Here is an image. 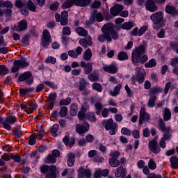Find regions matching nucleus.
<instances>
[{"label": "nucleus", "instance_id": "1", "mask_svg": "<svg viewBox=\"0 0 178 178\" xmlns=\"http://www.w3.org/2000/svg\"><path fill=\"white\" fill-rule=\"evenodd\" d=\"M102 34L97 38L99 42H104L105 40L108 42H111L112 40H118L119 33L113 29V24H106L102 29Z\"/></svg>", "mask_w": 178, "mask_h": 178}, {"label": "nucleus", "instance_id": "2", "mask_svg": "<svg viewBox=\"0 0 178 178\" xmlns=\"http://www.w3.org/2000/svg\"><path fill=\"white\" fill-rule=\"evenodd\" d=\"M145 46L144 45H140L134 49L131 55L133 65H137V63L143 64L148 60V56L143 54H145Z\"/></svg>", "mask_w": 178, "mask_h": 178}, {"label": "nucleus", "instance_id": "3", "mask_svg": "<svg viewBox=\"0 0 178 178\" xmlns=\"http://www.w3.org/2000/svg\"><path fill=\"white\" fill-rule=\"evenodd\" d=\"M86 112H87V108H86V107H81V110L78 113L79 120H85L86 119H88L89 122H92V123L97 122V118L94 113L90 112L86 115Z\"/></svg>", "mask_w": 178, "mask_h": 178}, {"label": "nucleus", "instance_id": "4", "mask_svg": "<svg viewBox=\"0 0 178 178\" xmlns=\"http://www.w3.org/2000/svg\"><path fill=\"white\" fill-rule=\"evenodd\" d=\"M42 173H47L46 178H56V166L51 165H43L40 166Z\"/></svg>", "mask_w": 178, "mask_h": 178}, {"label": "nucleus", "instance_id": "5", "mask_svg": "<svg viewBox=\"0 0 178 178\" xmlns=\"http://www.w3.org/2000/svg\"><path fill=\"white\" fill-rule=\"evenodd\" d=\"M16 122H17V118L15 115L6 117L4 120L0 118V123L3 125V129L8 131L12 130L10 124H15Z\"/></svg>", "mask_w": 178, "mask_h": 178}, {"label": "nucleus", "instance_id": "6", "mask_svg": "<svg viewBox=\"0 0 178 178\" xmlns=\"http://www.w3.org/2000/svg\"><path fill=\"white\" fill-rule=\"evenodd\" d=\"M95 113L96 115H99L102 116V118H108L109 116V108H104L101 102H96L95 104Z\"/></svg>", "mask_w": 178, "mask_h": 178}, {"label": "nucleus", "instance_id": "7", "mask_svg": "<svg viewBox=\"0 0 178 178\" xmlns=\"http://www.w3.org/2000/svg\"><path fill=\"white\" fill-rule=\"evenodd\" d=\"M38 108V105H37L36 103L33 102H29L26 103V104L21 105V109H22V111H24V112H26L29 115L33 113V112H34V110L37 109Z\"/></svg>", "mask_w": 178, "mask_h": 178}, {"label": "nucleus", "instance_id": "8", "mask_svg": "<svg viewBox=\"0 0 178 178\" xmlns=\"http://www.w3.org/2000/svg\"><path fill=\"white\" fill-rule=\"evenodd\" d=\"M103 70L110 74H116L119 70V67L116 63H113L110 65H104L103 66Z\"/></svg>", "mask_w": 178, "mask_h": 178}, {"label": "nucleus", "instance_id": "9", "mask_svg": "<svg viewBox=\"0 0 178 178\" xmlns=\"http://www.w3.org/2000/svg\"><path fill=\"white\" fill-rule=\"evenodd\" d=\"M163 12L158 11L150 15V19L154 24H159L163 22Z\"/></svg>", "mask_w": 178, "mask_h": 178}, {"label": "nucleus", "instance_id": "10", "mask_svg": "<svg viewBox=\"0 0 178 178\" xmlns=\"http://www.w3.org/2000/svg\"><path fill=\"white\" fill-rule=\"evenodd\" d=\"M52 39L51 38V33H49V31L47 29L44 30L41 42L42 47H48Z\"/></svg>", "mask_w": 178, "mask_h": 178}, {"label": "nucleus", "instance_id": "11", "mask_svg": "<svg viewBox=\"0 0 178 178\" xmlns=\"http://www.w3.org/2000/svg\"><path fill=\"white\" fill-rule=\"evenodd\" d=\"M28 84H33L34 79L33 78V74L31 72H26L22 74L19 77V81H26Z\"/></svg>", "mask_w": 178, "mask_h": 178}, {"label": "nucleus", "instance_id": "12", "mask_svg": "<svg viewBox=\"0 0 178 178\" xmlns=\"http://www.w3.org/2000/svg\"><path fill=\"white\" fill-rule=\"evenodd\" d=\"M75 129L78 134H84V133H87L90 130V124L88 122H85L83 124H76Z\"/></svg>", "mask_w": 178, "mask_h": 178}, {"label": "nucleus", "instance_id": "13", "mask_svg": "<svg viewBox=\"0 0 178 178\" xmlns=\"http://www.w3.org/2000/svg\"><path fill=\"white\" fill-rule=\"evenodd\" d=\"M149 148L153 154H159L161 152V148L158 146V140L153 139L149 141Z\"/></svg>", "mask_w": 178, "mask_h": 178}, {"label": "nucleus", "instance_id": "14", "mask_svg": "<svg viewBox=\"0 0 178 178\" xmlns=\"http://www.w3.org/2000/svg\"><path fill=\"white\" fill-rule=\"evenodd\" d=\"M95 20L98 22H104V16L102 15V13H97L94 14L90 17L89 21L86 22V24H94V23H95Z\"/></svg>", "mask_w": 178, "mask_h": 178}, {"label": "nucleus", "instance_id": "15", "mask_svg": "<svg viewBox=\"0 0 178 178\" xmlns=\"http://www.w3.org/2000/svg\"><path fill=\"white\" fill-rule=\"evenodd\" d=\"M151 119V115L145 111V108H142L140 111L139 124H143V122H148Z\"/></svg>", "mask_w": 178, "mask_h": 178}, {"label": "nucleus", "instance_id": "16", "mask_svg": "<svg viewBox=\"0 0 178 178\" xmlns=\"http://www.w3.org/2000/svg\"><path fill=\"white\" fill-rule=\"evenodd\" d=\"M145 9L148 10V12H156V10H158V6H156L154 0H147L145 3Z\"/></svg>", "mask_w": 178, "mask_h": 178}, {"label": "nucleus", "instance_id": "17", "mask_svg": "<svg viewBox=\"0 0 178 178\" xmlns=\"http://www.w3.org/2000/svg\"><path fill=\"white\" fill-rule=\"evenodd\" d=\"M109 175V170L104 169L101 170V168H97L94 172L93 177L94 178H101L102 176L104 177H106Z\"/></svg>", "mask_w": 178, "mask_h": 178}, {"label": "nucleus", "instance_id": "18", "mask_svg": "<svg viewBox=\"0 0 178 178\" xmlns=\"http://www.w3.org/2000/svg\"><path fill=\"white\" fill-rule=\"evenodd\" d=\"M26 29H27V21L26 19H22L15 26L14 30L20 32L24 31Z\"/></svg>", "mask_w": 178, "mask_h": 178}, {"label": "nucleus", "instance_id": "19", "mask_svg": "<svg viewBox=\"0 0 178 178\" xmlns=\"http://www.w3.org/2000/svg\"><path fill=\"white\" fill-rule=\"evenodd\" d=\"M123 9L124 8L122 5L117 4L111 8L110 12L112 16H119Z\"/></svg>", "mask_w": 178, "mask_h": 178}, {"label": "nucleus", "instance_id": "20", "mask_svg": "<svg viewBox=\"0 0 178 178\" xmlns=\"http://www.w3.org/2000/svg\"><path fill=\"white\" fill-rule=\"evenodd\" d=\"M78 175L84 176L86 178H91V176H92V172L89 168H84L83 167H80L78 169Z\"/></svg>", "mask_w": 178, "mask_h": 178}, {"label": "nucleus", "instance_id": "21", "mask_svg": "<svg viewBox=\"0 0 178 178\" xmlns=\"http://www.w3.org/2000/svg\"><path fill=\"white\" fill-rule=\"evenodd\" d=\"M79 44L82 47H84V48H87V47H91V45H92V38H91V35H88L86 39L82 38L79 40Z\"/></svg>", "mask_w": 178, "mask_h": 178}, {"label": "nucleus", "instance_id": "22", "mask_svg": "<svg viewBox=\"0 0 178 178\" xmlns=\"http://www.w3.org/2000/svg\"><path fill=\"white\" fill-rule=\"evenodd\" d=\"M159 124L161 130H162L163 133L172 135V128H170V127H166L165 126V122L163 121V120L160 119L159 120Z\"/></svg>", "mask_w": 178, "mask_h": 178}, {"label": "nucleus", "instance_id": "23", "mask_svg": "<svg viewBox=\"0 0 178 178\" xmlns=\"http://www.w3.org/2000/svg\"><path fill=\"white\" fill-rule=\"evenodd\" d=\"M1 8H8V9H12L13 8V4L10 1H1L0 2V17L3 16V11Z\"/></svg>", "mask_w": 178, "mask_h": 178}, {"label": "nucleus", "instance_id": "24", "mask_svg": "<svg viewBox=\"0 0 178 178\" xmlns=\"http://www.w3.org/2000/svg\"><path fill=\"white\" fill-rule=\"evenodd\" d=\"M81 67H83L85 74H90L92 72V64L85 61H81Z\"/></svg>", "mask_w": 178, "mask_h": 178}, {"label": "nucleus", "instance_id": "25", "mask_svg": "<svg viewBox=\"0 0 178 178\" xmlns=\"http://www.w3.org/2000/svg\"><path fill=\"white\" fill-rule=\"evenodd\" d=\"M165 12L171 16H178V10L174 6L167 5L165 6Z\"/></svg>", "mask_w": 178, "mask_h": 178}, {"label": "nucleus", "instance_id": "26", "mask_svg": "<svg viewBox=\"0 0 178 178\" xmlns=\"http://www.w3.org/2000/svg\"><path fill=\"white\" fill-rule=\"evenodd\" d=\"M127 170L125 168H123V166L120 165L118 168H116L115 176V177H122L126 176Z\"/></svg>", "mask_w": 178, "mask_h": 178}, {"label": "nucleus", "instance_id": "27", "mask_svg": "<svg viewBox=\"0 0 178 178\" xmlns=\"http://www.w3.org/2000/svg\"><path fill=\"white\" fill-rule=\"evenodd\" d=\"M91 2V0H74V5L76 6H81V8H86L88 6Z\"/></svg>", "mask_w": 178, "mask_h": 178}, {"label": "nucleus", "instance_id": "28", "mask_svg": "<svg viewBox=\"0 0 178 178\" xmlns=\"http://www.w3.org/2000/svg\"><path fill=\"white\" fill-rule=\"evenodd\" d=\"M120 90H122V84L119 83L113 88V90L109 92V94L111 97H117V95L120 94Z\"/></svg>", "mask_w": 178, "mask_h": 178}, {"label": "nucleus", "instance_id": "29", "mask_svg": "<svg viewBox=\"0 0 178 178\" xmlns=\"http://www.w3.org/2000/svg\"><path fill=\"white\" fill-rule=\"evenodd\" d=\"M113 124H115V123H113V119L112 118L103 121V126L106 131L111 130V128L113 127Z\"/></svg>", "mask_w": 178, "mask_h": 178}, {"label": "nucleus", "instance_id": "30", "mask_svg": "<svg viewBox=\"0 0 178 178\" xmlns=\"http://www.w3.org/2000/svg\"><path fill=\"white\" fill-rule=\"evenodd\" d=\"M76 161V157L74 156V153L71 152L67 154V165L70 168L74 165V162Z\"/></svg>", "mask_w": 178, "mask_h": 178}, {"label": "nucleus", "instance_id": "31", "mask_svg": "<svg viewBox=\"0 0 178 178\" xmlns=\"http://www.w3.org/2000/svg\"><path fill=\"white\" fill-rule=\"evenodd\" d=\"M144 80H145V74H136V76H134L132 77L133 83H136V81H138L139 84H143V83H144Z\"/></svg>", "mask_w": 178, "mask_h": 178}, {"label": "nucleus", "instance_id": "32", "mask_svg": "<svg viewBox=\"0 0 178 178\" xmlns=\"http://www.w3.org/2000/svg\"><path fill=\"white\" fill-rule=\"evenodd\" d=\"M172 135L170 134H164L163 137L161 138L159 145L161 148H166V143H165V140H169Z\"/></svg>", "mask_w": 178, "mask_h": 178}, {"label": "nucleus", "instance_id": "33", "mask_svg": "<svg viewBox=\"0 0 178 178\" xmlns=\"http://www.w3.org/2000/svg\"><path fill=\"white\" fill-rule=\"evenodd\" d=\"M76 33H77L81 37L88 36V31L83 27H77L76 29Z\"/></svg>", "mask_w": 178, "mask_h": 178}, {"label": "nucleus", "instance_id": "34", "mask_svg": "<svg viewBox=\"0 0 178 178\" xmlns=\"http://www.w3.org/2000/svg\"><path fill=\"white\" fill-rule=\"evenodd\" d=\"M69 15L67 11H63L61 13V26H66L67 24V18Z\"/></svg>", "mask_w": 178, "mask_h": 178}, {"label": "nucleus", "instance_id": "35", "mask_svg": "<svg viewBox=\"0 0 178 178\" xmlns=\"http://www.w3.org/2000/svg\"><path fill=\"white\" fill-rule=\"evenodd\" d=\"M170 161L171 163V168L172 169H177L178 168V159L176 156H172L170 159Z\"/></svg>", "mask_w": 178, "mask_h": 178}, {"label": "nucleus", "instance_id": "36", "mask_svg": "<svg viewBox=\"0 0 178 178\" xmlns=\"http://www.w3.org/2000/svg\"><path fill=\"white\" fill-rule=\"evenodd\" d=\"M159 92H162V89L159 87H155L152 88L149 92V96L156 97V94H159Z\"/></svg>", "mask_w": 178, "mask_h": 178}, {"label": "nucleus", "instance_id": "37", "mask_svg": "<svg viewBox=\"0 0 178 178\" xmlns=\"http://www.w3.org/2000/svg\"><path fill=\"white\" fill-rule=\"evenodd\" d=\"M90 84V83L86 81L85 79H81L79 81V90L80 91H86V86H88Z\"/></svg>", "mask_w": 178, "mask_h": 178}, {"label": "nucleus", "instance_id": "38", "mask_svg": "<svg viewBox=\"0 0 178 178\" xmlns=\"http://www.w3.org/2000/svg\"><path fill=\"white\" fill-rule=\"evenodd\" d=\"M74 5V0H66L62 5L63 9H67L72 8Z\"/></svg>", "mask_w": 178, "mask_h": 178}, {"label": "nucleus", "instance_id": "39", "mask_svg": "<svg viewBox=\"0 0 178 178\" xmlns=\"http://www.w3.org/2000/svg\"><path fill=\"white\" fill-rule=\"evenodd\" d=\"M109 165L112 168H118L120 165V161L118 159H109Z\"/></svg>", "mask_w": 178, "mask_h": 178}, {"label": "nucleus", "instance_id": "40", "mask_svg": "<svg viewBox=\"0 0 178 178\" xmlns=\"http://www.w3.org/2000/svg\"><path fill=\"white\" fill-rule=\"evenodd\" d=\"M92 57V52H91L90 49H86V51L83 54V59L84 60L88 61Z\"/></svg>", "mask_w": 178, "mask_h": 178}, {"label": "nucleus", "instance_id": "41", "mask_svg": "<svg viewBox=\"0 0 178 178\" xmlns=\"http://www.w3.org/2000/svg\"><path fill=\"white\" fill-rule=\"evenodd\" d=\"M133 26H134L133 22H127L122 24V25L121 26V29L122 30H131V29H133Z\"/></svg>", "mask_w": 178, "mask_h": 178}, {"label": "nucleus", "instance_id": "42", "mask_svg": "<svg viewBox=\"0 0 178 178\" xmlns=\"http://www.w3.org/2000/svg\"><path fill=\"white\" fill-rule=\"evenodd\" d=\"M170 118H172V113H170V110H169V108H165L163 114V119L165 122L170 120Z\"/></svg>", "mask_w": 178, "mask_h": 178}, {"label": "nucleus", "instance_id": "43", "mask_svg": "<svg viewBox=\"0 0 178 178\" xmlns=\"http://www.w3.org/2000/svg\"><path fill=\"white\" fill-rule=\"evenodd\" d=\"M20 67H27V66L30 65V63L26 60V58H21L19 60H17Z\"/></svg>", "mask_w": 178, "mask_h": 178}, {"label": "nucleus", "instance_id": "44", "mask_svg": "<svg viewBox=\"0 0 178 178\" xmlns=\"http://www.w3.org/2000/svg\"><path fill=\"white\" fill-rule=\"evenodd\" d=\"M45 163H55L56 158L52 154H49L44 160Z\"/></svg>", "mask_w": 178, "mask_h": 178}, {"label": "nucleus", "instance_id": "45", "mask_svg": "<svg viewBox=\"0 0 178 178\" xmlns=\"http://www.w3.org/2000/svg\"><path fill=\"white\" fill-rule=\"evenodd\" d=\"M149 102L147 103V106L149 108H154L155 106V102L156 101V96H149Z\"/></svg>", "mask_w": 178, "mask_h": 178}, {"label": "nucleus", "instance_id": "46", "mask_svg": "<svg viewBox=\"0 0 178 178\" xmlns=\"http://www.w3.org/2000/svg\"><path fill=\"white\" fill-rule=\"evenodd\" d=\"M155 66H156V60L154 58L150 59L145 64V67L147 68L155 67Z\"/></svg>", "mask_w": 178, "mask_h": 178}, {"label": "nucleus", "instance_id": "47", "mask_svg": "<svg viewBox=\"0 0 178 178\" xmlns=\"http://www.w3.org/2000/svg\"><path fill=\"white\" fill-rule=\"evenodd\" d=\"M63 143L65 144V145H67L68 147H72L73 145L76 143V140L74 139L69 140V138L65 137L63 139Z\"/></svg>", "mask_w": 178, "mask_h": 178}, {"label": "nucleus", "instance_id": "48", "mask_svg": "<svg viewBox=\"0 0 178 178\" xmlns=\"http://www.w3.org/2000/svg\"><path fill=\"white\" fill-rule=\"evenodd\" d=\"M27 8L31 10V12H35V10L37 9V6L34 4V2H33V1L29 0L27 3Z\"/></svg>", "mask_w": 178, "mask_h": 178}, {"label": "nucleus", "instance_id": "49", "mask_svg": "<svg viewBox=\"0 0 178 178\" xmlns=\"http://www.w3.org/2000/svg\"><path fill=\"white\" fill-rule=\"evenodd\" d=\"M92 88L97 92H102V85L98 83H94L92 84Z\"/></svg>", "mask_w": 178, "mask_h": 178}, {"label": "nucleus", "instance_id": "50", "mask_svg": "<svg viewBox=\"0 0 178 178\" xmlns=\"http://www.w3.org/2000/svg\"><path fill=\"white\" fill-rule=\"evenodd\" d=\"M59 130V124H55L51 127V134L53 137L58 136V131Z\"/></svg>", "mask_w": 178, "mask_h": 178}, {"label": "nucleus", "instance_id": "51", "mask_svg": "<svg viewBox=\"0 0 178 178\" xmlns=\"http://www.w3.org/2000/svg\"><path fill=\"white\" fill-rule=\"evenodd\" d=\"M77 111H78L77 105L75 104H71L70 113L72 116H76V115H77Z\"/></svg>", "mask_w": 178, "mask_h": 178}, {"label": "nucleus", "instance_id": "52", "mask_svg": "<svg viewBox=\"0 0 178 178\" xmlns=\"http://www.w3.org/2000/svg\"><path fill=\"white\" fill-rule=\"evenodd\" d=\"M147 165L149 169H151V170H155V169H156V163L152 159H149Z\"/></svg>", "mask_w": 178, "mask_h": 178}, {"label": "nucleus", "instance_id": "53", "mask_svg": "<svg viewBox=\"0 0 178 178\" xmlns=\"http://www.w3.org/2000/svg\"><path fill=\"white\" fill-rule=\"evenodd\" d=\"M45 63H51V65H55V63H56V58L49 56L45 59Z\"/></svg>", "mask_w": 178, "mask_h": 178}, {"label": "nucleus", "instance_id": "54", "mask_svg": "<svg viewBox=\"0 0 178 178\" xmlns=\"http://www.w3.org/2000/svg\"><path fill=\"white\" fill-rule=\"evenodd\" d=\"M127 54L124 51H121L118 54V58L119 60H126L128 59Z\"/></svg>", "mask_w": 178, "mask_h": 178}, {"label": "nucleus", "instance_id": "55", "mask_svg": "<svg viewBox=\"0 0 178 178\" xmlns=\"http://www.w3.org/2000/svg\"><path fill=\"white\" fill-rule=\"evenodd\" d=\"M44 84H45L46 86H48V87H50V88H52V90H57L58 89V86H56L52 81H44Z\"/></svg>", "mask_w": 178, "mask_h": 178}, {"label": "nucleus", "instance_id": "56", "mask_svg": "<svg viewBox=\"0 0 178 178\" xmlns=\"http://www.w3.org/2000/svg\"><path fill=\"white\" fill-rule=\"evenodd\" d=\"M20 69V65L19 64V61L17 60L14 61L13 66L12 67V72L16 73Z\"/></svg>", "mask_w": 178, "mask_h": 178}, {"label": "nucleus", "instance_id": "57", "mask_svg": "<svg viewBox=\"0 0 178 178\" xmlns=\"http://www.w3.org/2000/svg\"><path fill=\"white\" fill-rule=\"evenodd\" d=\"M59 115L61 118H65L67 115V107L62 106L60 109Z\"/></svg>", "mask_w": 178, "mask_h": 178}, {"label": "nucleus", "instance_id": "58", "mask_svg": "<svg viewBox=\"0 0 178 178\" xmlns=\"http://www.w3.org/2000/svg\"><path fill=\"white\" fill-rule=\"evenodd\" d=\"M109 130L110 134L111 136H115V134L118 133V124L115 122L114 124L113 125V127H111Z\"/></svg>", "mask_w": 178, "mask_h": 178}, {"label": "nucleus", "instance_id": "59", "mask_svg": "<svg viewBox=\"0 0 178 178\" xmlns=\"http://www.w3.org/2000/svg\"><path fill=\"white\" fill-rule=\"evenodd\" d=\"M120 156V152L119 151H113L110 153L111 159H118Z\"/></svg>", "mask_w": 178, "mask_h": 178}, {"label": "nucleus", "instance_id": "60", "mask_svg": "<svg viewBox=\"0 0 178 178\" xmlns=\"http://www.w3.org/2000/svg\"><path fill=\"white\" fill-rule=\"evenodd\" d=\"M9 70L6 68V66L1 65L0 66V76H5V74H8Z\"/></svg>", "mask_w": 178, "mask_h": 178}, {"label": "nucleus", "instance_id": "61", "mask_svg": "<svg viewBox=\"0 0 178 178\" xmlns=\"http://www.w3.org/2000/svg\"><path fill=\"white\" fill-rule=\"evenodd\" d=\"M70 102H72V98L67 97V98H66L65 99L60 100V101L59 102V104H60V106L69 105V104H70Z\"/></svg>", "mask_w": 178, "mask_h": 178}, {"label": "nucleus", "instance_id": "62", "mask_svg": "<svg viewBox=\"0 0 178 178\" xmlns=\"http://www.w3.org/2000/svg\"><path fill=\"white\" fill-rule=\"evenodd\" d=\"M16 8H23L26 6V1L24 0H17L15 1Z\"/></svg>", "mask_w": 178, "mask_h": 178}, {"label": "nucleus", "instance_id": "63", "mask_svg": "<svg viewBox=\"0 0 178 178\" xmlns=\"http://www.w3.org/2000/svg\"><path fill=\"white\" fill-rule=\"evenodd\" d=\"M121 134L124 136H131V131L127 127H123L121 129Z\"/></svg>", "mask_w": 178, "mask_h": 178}, {"label": "nucleus", "instance_id": "64", "mask_svg": "<svg viewBox=\"0 0 178 178\" xmlns=\"http://www.w3.org/2000/svg\"><path fill=\"white\" fill-rule=\"evenodd\" d=\"M170 47L172 49L176 51L177 54H178V43L175 42H171L170 43Z\"/></svg>", "mask_w": 178, "mask_h": 178}]
</instances>
